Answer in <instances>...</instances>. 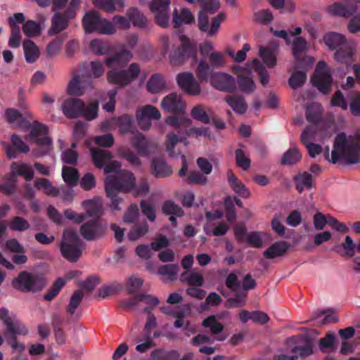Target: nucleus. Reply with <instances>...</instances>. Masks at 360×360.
<instances>
[{"label": "nucleus", "mask_w": 360, "mask_h": 360, "mask_svg": "<svg viewBox=\"0 0 360 360\" xmlns=\"http://www.w3.org/2000/svg\"><path fill=\"white\" fill-rule=\"evenodd\" d=\"M105 191L110 200V207L112 210H120L119 205L123 199L118 196L119 193H129L136 189L137 195H146L150 191V184L146 179H141L138 186L134 174L124 170L117 176H108L105 179Z\"/></svg>", "instance_id": "f257e3e1"}, {"label": "nucleus", "mask_w": 360, "mask_h": 360, "mask_svg": "<svg viewBox=\"0 0 360 360\" xmlns=\"http://www.w3.org/2000/svg\"><path fill=\"white\" fill-rule=\"evenodd\" d=\"M325 159L336 164L341 158L347 165H355L360 162V142L354 139H348L343 132L335 139L331 158H329V148L324 153Z\"/></svg>", "instance_id": "f03ea898"}, {"label": "nucleus", "mask_w": 360, "mask_h": 360, "mask_svg": "<svg viewBox=\"0 0 360 360\" xmlns=\"http://www.w3.org/2000/svg\"><path fill=\"white\" fill-rule=\"evenodd\" d=\"M166 123L174 127L177 133H169L167 135L166 149L170 157L177 158L180 153H176L174 148L179 142H188L187 138L184 135V133L185 128L188 127L191 124L192 121L188 118L179 119L176 117H168L166 119Z\"/></svg>", "instance_id": "7ed1b4c3"}, {"label": "nucleus", "mask_w": 360, "mask_h": 360, "mask_svg": "<svg viewBox=\"0 0 360 360\" xmlns=\"http://www.w3.org/2000/svg\"><path fill=\"white\" fill-rule=\"evenodd\" d=\"M84 243L74 230H65L60 245L62 256L70 262H77L82 255Z\"/></svg>", "instance_id": "20e7f679"}, {"label": "nucleus", "mask_w": 360, "mask_h": 360, "mask_svg": "<svg viewBox=\"0 0 360 360\" xmlns=\"http://www.w3.org/2000/svg\"><path fill=\"white\" fill-rule=\"evenodd\" d=\"M17 124L22 128L27 129L31 127L30 136L32 139L40 147H44V148L41 149L39 148L34 150L35 155H44L50 150L52 141L46 136L48 128L46 125L38 121H34L31 125L30 122L23 117L22 120L17 122Z\"/></svg>", "instance_id": "39448f33"}, {"label": "nucleus", "mask_w": 360, "mask_h": 360, "mask_svg": "<svg viewBox=\"0 0 360 360\" xmlns=\"http://www.w3.org/2000/svg\"><path fill=\"white\" fill-rule=\"evenodd\" d=\"M82 25L86 33L112 34L116 31L113 23L102 18L96 11L87 12L83 17Z\"/></svg>", "instance_id": "423d86ee"}, {"label": "nucleus", "mask_w": 360, "mask_h": 360, "mask_svg": "<svg viewBox=\"0 0 360 360\" xmlns=\"http://www.w3.org/2000/svg\"><path fill=\"white\" fill-rule=\"evenodd\" d=\"M141 67L137 63L129 65L128 70L112 69L108 72V82L119 87L123 88L134 81L140 75Z\"/></svg>", "instance_id": "0eeeda50"}, {"label": "nucleus", "mask_w": 360, "mask_h": 360, "mask_svg": "<svg viewBox=\"0 0 360 360\" xmlns=\"http://www.w3.org/2000/svg\"><path fill=\"white\" fill-rule=\"evenodd\" d=\"M12 284L15 289L22 292H38L45 286L46 281L41 276L21 271Z\"/></svg>", "instance_id": "6e6552de"}, {"label": "nucleus", "mask_w": 360, "mask_h": 360, "mask_svg": "<svg viewBox=\"0 0 360 360\" xmlns=\"http://www.w3.org/2000/svg\"><path fill=\"white\" fill-rule=\"evenodd\" d=\"M179 39L181 46L169 54V62L172 65H181L186 60L196 55V45L193 41L185 35H181Z\"/></svg>", "instance_id": "1a4fd4ad"}, {"label": "nucleus", "mask_w": 360, "mask_h": 360, "mask_svg": "<svg viewBox=\"0 0 360 360\" xmlns=\"http://www.w3.org/2000/svg\"><path fill=\"white\" fill-rule=\"evenodd\" d=\"M311 82L323 94H328L330 92L332 76L325 61L321 60L317 63Z\"/></svg>", "instance_id": "9d476101"}, {"label": "nucleus", "mask_w": 360, "mask_h": 360, "mask_svg": "<svg viewBox=\"0 0 360 360\" xmlns=\"http://www.w3.org/2000/svg\"><path fill=\"white\" fill-rule=\"evenodd\" d=\"M292 54L296 60V69H307L310 68L314 62L312 58H302L300 56L307 51V42L302 37H296L292 43Z\"/></svg>", "instance_id": "9b49d317"}, {"label": "nucleus", "mask_w": 360, "mask_h": 360, "mask_svg": "<svg viewBox=\"0 0 360 360\" xmlns=\"http://www.w3.org/2000/svg\"><path fill=\"white\" fill-rule=\"evenodd\" d=\"M170 0H153L150 5L154 14L155 22L162 27H166L169 23V8Z\"/></svg>", "instance_id": "f8f14e48"}, {"label": "nucleus", "mask_w": 360, "mask_h": 360, "mask_svg": "<svg viewBox=\"0 0 360 360\" xmlns=\"http://www.w3.org/2000/svg\"><path fill=\"white\" fill-rule=\"evenodd\" d=\"M210 82L214 89L224 92H233L236 89L235 78L222 72H215Z\"/></svg>", "instance_id": "ddd939ff"}, {"label": "nucleus", "mask_w": 360, "mask_h": 360, "mask_svg": "<svg viewBox=\"0 0 360 360\" xmlns=\"http://www.w3.org/2000/svg\"><path fill=\"white\" fill-rule=\"evenodd\" d=\"M176 82L179 86L189 95L198 96L201 92L200 86L191 72L179 73L176 76Z\"/></svg>", "instance_id": "4468645a"}, {"label": "nucleus", "mask_w": 360, "mask_h": 360, "mask_svg": "<svg viewBox=\"0 0 360 360\" xmlns=\"http://www.w3.org/2000/svg\"><path fill=\"white\" fill-rule=\"evenodd\" d=\"M80 233L86 240L101 238L105 233V227L98 220H90L80 227Z\"/></svg>", "instance_id": "2eb2a0df"}, {"label": "nucleus", "mask_w": 360, "mask_h": 360, "mask_svg": "<svg viewBox=\"0 0 360 360\" xmlns=\"http://www.w3.org/2000/svg\"><path fill=\"white\" fill-rule=\"evenodd\" d=\"M161 107L165 111L181 114L184 112L185 104L179 95L172 93L163 98Z\"/></svg>", "instance_id": "dca6fc26"}, {"label": "nucleus", "mask_w": 360, "mask_h": 360, "mask_svg": "<svg viewBox=\"0 0 360 360\" xmlns=\"http://www.w3.org/2000/svg\"><path fill=\"white\" fill-rule=\"evenodd\" d=\"M235 72L238 74V84L240 89L244 93H251L255 89L254 81L248 75L252 72V68L250 66L241 68L237 66L234 68Z\"/></svg>", "instance_id": "f3484780"}, {"label": "nucleus", "mask_w": 360, "mask_h": 360, "mask_svg": "<svg viewBox=\"0 0 360 360\" xmlns=\"http://www.w3.org/2000/svg\"><path fill=\"white\" fill-rule=\"evenodd\" d=\"M84 101L77 98H68L61 105V110L66 117L70 119L81 117Z\"/></svg>", "instance_id": "a211bd4d"}, {"label": "nucleus", "mask_w": 360, "mask_h": 360, "mask_svg": "<svg viewBox=\"0 0 360 360\" xmlns=\"http://www.w3.org/2000/svg\"><path fill=\"white\" fill-rule=\"evenodd\" d=\"M278 53V44L272 41L267 46L259 47V55L264 63L269 68H274L277 64L276 56Z\"/></svg>", "instance_id": "6ab92c4d"}, {"label": "nucleus", "mask_w": 360, "mask_h": 360, "mask_svg": "<svg viewBox=\"0 0 360 360\" xmlns=\"http://www.w3.org/2000/svg\"><path fill=\"white\" fill-rule=\"evenodd\" d=\"M356 44L352 41L343 44L334 53L335 60L342 64L349 65L353 62Z\"/></svg>", "instance_id": "aec40b11"}, {"label": "nucleus", "mask_w": 360, "mask_h": 360, "mask_svg": "<svg viewBox=\"0 0 360 360\" xmlns=\"http://www.w3.org/2000/svg\"><path fill=\"white\" fill-rule=\"evenodd\" d=\"M12 145L7 144L5 146V151L9 159L15 158L18 153H26L30 150L29 146L16 135L13 134L11 138Z\"/></svg>", "instance_id": "412c9836"}, {"label": "nucleus", "mask_w": 360, "mask_h": 360, "mask_svg": "<svg viewBox=\"0 0 360 360\" xmlns=\"http://www.w3.org/2000/svg\"><path fill=\"white\" fill-rule=\"evenodd\" d=\"M131 144L139 155L148 156L150 155L154 144L146 139L141 133H136L131 139Z\"/></svg>", "instance_id": "4be33fe9"}, {"label": "nucleus", "mask_w": 360, "mask_h": 360, "mask_svg": "<svg viewBox=\"0 0 360 360\" xmlns=\"http://www.w3.org/2000/svg\"><path fill=\"white\" fill-rule=\"evenodd\" d=\"M151 173L156 178H165L172 174V169L164 158L155 157L151 162Z\"/></svg>", "instance_id": "5701e85b"}, {"label": "nucleus", "mask_w": 360, "mask_h": 360, "mask_svg": "<svg viewBox=\"0 0 360 360\" xmlns=\"http://www.w3.org/2000/svg\"><path fill=\"white\" fill-rule=\"evenodd\" d=\"M290 245L286 241H278L271 245L263 253L266 259H272L281 257L288 251Z\"/></svg>", "instance_id": "b1692460"}, {"label": "nucleus", "mask_w": 360, "mask_h": 360, "mask_svg": "<svg viewBox=\"0 0 360 360\" xmlns=\"http://www.w3.org/2000/svg\"><path fill=\"white\" fill-rule=\"evenodd\" d=\"M132 56V53L130 51L122 49L112 56L105 58V63L109 67L115 64L124 66L131 60Z\"/></svg>", "instance_id": "393cba45"}, {"label": "nucleus", "mask_w": 360, "mask_h": 360, "mask_svg": "<svg viewBox=\"0 0 360 360\" xmlns=\"http://www.w3.org/2000/svg\"><path fill=\"white\" fill-rule=\"evenodd\" d=\"M214 68L207 62V58H201L196 68L195 74L201 82L210 81L212 75L215 72Z\"/></svg>", "instance_id": "a878e982"}, {"label": "nucleus", "mask_w": 360, "mask_h": 360, "mask_svg": "<svg viewBox=\"0 0 360 360\" xmlns=\"http://www.w3.org/2000/svg\"><path fill=\"white\" fill-rule=\"evenodd\" d=\"M91 154L94 165L98 169L104 168L112 158L110 152L101 148L91 150Z\"/></svg>", "instance_id": "bb28decb"}, {"label": "nucleus", "mask_w": 360, "mask_h": 360, "mask_svg": "<svg viewBox=\"0 0 360 360\" xmlns=\"http://www.w3.org/2000/svg\"><path fill=\"white\" fill-rule=\"evenodd\" d=\"M115 122L119 127L120 134L134 133V117L132 115L128 114L122 115L115 117Z\"/></svg>", "instance_id": "cd10ccee"}, {"label": "nucleus", "mask_w": 360, "mask_h": 360, "mask_svg": "<svg viewBox=\"0 0 360 360\" xmlns=\"http://www.w3.org/2000/svg\"><path fill=\"white\" fill-rule=\"evenodd\" d=\"M195 22L194 15L188 8H182L180 13L175 9L173 13V22L174 27H179L182 24H192Z\"/></svg>", "instance_id": "c85d7f7f"}, {"label": "nucleus", "mask_w": 360, "mask_h": 360, "mask_svg": "<svg viewBox=\"0 0 360 360\" xmlns=\"http://www.w3.org/2000/svg\"><path fill=\"white\" fill-rule=\"evenodd\" d=\"M227 176L229 184L236 193H237L238 195H240L243 198L249 197L250 192L248 189L236 177V176L233 173L232 170H229Z\"/></svg>", "instance_id": "c756f323"}, {"label": "nucleus", "mask_w": 360, "mask_h": 360, "mask_svg": "<svg viewBox=\"0 0 360 360\" xmlns=\"http://www.w3.org/2000/svg\"><path fill=\"white\" fill-rule=\"evenodd\" d=\"M212 112L209 108L202 105L194 106L191 110V116L195 120L203 124H208L211 120Z\"/></svg>", "instance_id": "7c9ffc66"}, {"label": "nucleus", "mask_w": 360, "mask_h": 360, "mask_svg": "<svg viewBox=\"0 0 360 360\" xmlns=\"http://www.w3.org/2000/svg\"><path fill=\"white\" fill-rule=\"evenodd\" d=\"M25 60L28 63H34L39 58L40 51L35 43L30 39L25 40L22 44Z\"/></svg>", "instance_id": "2f4dec72"}, {"label": "nucleus", "mask_w": 360, "mask_h": 360, "mask_svg": "<svg viewBox=\"0 0 360 360\" xmlns=\"http://www.w3.org/2000/svg\"><path fill=\"white\" fill-rule=\"evenodd\" d=\"M11 170L16 176H24L26 181H31L34 177V171L27 163L13 162L11 165Z\"/></svg>", "instance_id": "473e14b6"}, {"label": "nucleus", "mask_w": 360, "mask_h": 360, "mask_svg": "<svg viewBox=\"0 0 360 360\" xmlns=\"http://www.w3.org/2000/svg\"><path fill=\"white\" fill-rule=\"evenodd\" d=\"M68 25L69 22L63 17L61 13H57L54 14L52 18L51 27L48 31V34L54 36L65 30Z\"/></svg>", "instance_id": "72a5a7b5"}, {"label": "nucleus", "mask_w": 360, "mask_h": 360, "mask_svg": "<svg viewBox=\"0 0 360 360\" xmlns=\"http://www.w3.org/2000/svg\"><path fill=\"white\" fill-rule=\"evenodd\" d=\"M225 101L228 105L238 114H244L248 108L243 96L238 95L227 96Z\"/></svg>", "instance_id": "f704fd0d"}, {"label": "nucleus", "mask_w": 360, "mask_h": 360, "mask_svg": "<svg viewBox=\"0 0 360 360\" xmlns=\"http://www.w3.org/2000/svg\"><path fill=\"white\" fill-rule=\"evenodd\" d=\"M28 329L25 325L17 319H15L7 327L4 336L26 335Z\"/></svg>", "instance_id": "c9c22d12"}, {"label": "nucleus", "mask_w": 360, "mask_h": 360, "mask_svg": "<svg viewBox=\"0 0 360 360\" xmlns=\"http://www.w3.org/2000/svg\"><path fill=\"white\" fill-rule=\"evenodd\" d=\"M307 120L312 124L319 123L322 118L321 105L316 103H312L307 106L306 108Z\"/></svg>", "instance_id": "e433bc0d"}, {"label": "nucleus", "mask_w": 360, "mask_h": 360, "mask_svg": "<svg viewBox=\"0 0 360 360\" xmlns=\"http://www.w3.org/2000/svg\"><path fill=\"white\" fill-rule=\"evenodd\" d=\"M325 44L330 49H338L343 44L347 43L344 35L337 32H329L324 36Z\"/></svg>", "instance_id": "4c0bfd02"}, {"label": "nucleus", "mask_w": 360, "mask_h": 360, "mask_svg": "<svg viewBox=\"0 0 360 360\" xmlns=\"http://www.w3.org/2000/svg\"><path fill=\"white\" fill-rule=\"evenodd\" d=\"M127 15L129 21L136 27H146L147 26V19L144 15L137 8L131 7L127 11Z\"/></svg>", "instance_id": "58836bf2"}, {"label": "nucleus", "mask_w": 360, "mask_h": 360, "mask_svg": "<svg viewBox=\"0 0 360 360\" xmlns=\"http://www.w3.org/2000/svg\"><path fill=\"white\" fill-rule=\"evenodd\" d=\"M294 180L299 181L295 187L300 193H302L304 188L311 189L314 186L312 176L307 172L298 174L294 177Z\"/></svg>", "instance_id": "ea45409f"}, {"label": "nucleus", "mask_w": 360, "mask_h": 360, "mask_svg": "<svg viewBox=\"0 0 360 360\" xmlns=\"http://www.w3.org/2000/svg\"><path fill=\"white\" fill-rule=\"evenodd\" d=\"M165 86L164 77L160 74L153 75L146 84L147 90L152 94L160 92Z\"/></svg>", "instance_id": "a19ab883"}, {"label": "nucleus", "mask_w": 360, "mask_h": 360, "mask_svg": "<svg viewBox=\"0 0 360 360\" xmlns=\"http://www.w3.org/2000/svg\"><path fill=\"white\" fill-rule=\"evenodd\" d=\"M180 280L181 282L187 283L188 285L193 286H202L205 282L202 274L195 271L182 273L180 276Z\"/></svg>", "instance_id": "79ce46f5"}, {"label": "nucleus", "mask_w": 360, "mask_h": 360, "mask_svg": "<svg viewBox=\"0 0 360 360\" xmlns=\"http://www.w3.org/2000/svg\"><path fill=\"white\" fill-rule=\"evenodd\" d=\"M67 38L65 34H62L57 36L53 41H51L46 47V53L49 57H54L58 55L62 48L63 41Z\"/></svg>", "instance_id": "37998d69"}, {"label": "nucleus", "mask_w": 360, "mask_h": 360, "mask_svg": "<svg viewBox=\"0 0 360 360\" xmlns=\"http://www.w3.org/2000/svg\"><path fill=\"white\" fill-rule=\"evenodd\" d=\"M62 176L68 186L74 187L77 185L79 176L75 168L64 166L62 169Z\"/></svg>", "instance_id": "c03bdc74"}, {"label": "nucleus", "mask_w": 360, "mask_h": 360, "mask_svg": "<svg viewBox=\"0 0 360 360\" xmlns=\"http://www.w3.org/2000/svg\"><path fill=\"white\" fill-rule=\"evenodd\" d=\"M150 356L155 360H178L180 354L174 349L165 351L163 349H156L150 353Z\"/></svg>", "instance_id": "a18cd8bd"}, {"label": "nucleus", "mask_w": 360, "mask_h": 360, "mask_svg": "<svg viewBox=\"0 0 360 360\" xmlns=\"http://www.w3.org/2000/svg\"><path fill=\"white\" fill-rule=\"evenodd\" d=\"M148 231V224L143 221L139 224L134 226L127 234L130 241H135L144 236Z\"/></svg>", "instance_id": "49530a36"}, {"label": "nucleus", "mask_w": 360, "mask_h": 360, "mask_svg": "<svg viewBox=\"0 0 360 360\" xmlns=\"http://www.w3.org/2000/svg\"><path fill=\"white\" fill-rule=\"evenodd\" d=\"M342 247L345 250V256L347 257H354L355 256L356 251L360 252V238L356 244L349 236H347L345 237V242L342 244Z\"/></svg>", "instance_id": "de8ad7c7"}, {"label": "nucleus", "mask_w": 360, "mask_h": 360, "mask_svg": "<svg viewBox=\"0 0 360 360\" xmlns=\"http://www.w3.org/2000/svg\"><path fill=\"white\" fill-rule=\"evenodd\" d=\"M22 32L27 37L32 38L41 34V27L39 22L29 20L23 23Z\"/></svg>", "instance_id": "09e8293b"}, {"label": "nucleus", "mask_w": 360, "mask_h": 360, "mask_svg": "<svg viewBox=\"0 0 360 360\" xmlns=\"http://www.w3.org/2000/svg\"><path fill=\"white\" fill-rule=\"evenodd\" d=\"M302 158V155L296 148H290L283 155L281 164L283 165H292L298 162Z\"/></svg>", "instance_id": "8fccbe9b"}, {"label": "nucleus", "mask_w": 360, "mask_h": 360, "mask_svg": "<svg viewBox=\"0 0 360 360\" xmlns=\"http://www.w3.org/2000/svg\"><path fill=\"white\" fill-rule=\"evenodd\" d=\"M303 69L304 70H297L295 71L292 73L291 76L289 78V85L293 89H296L300 86H302L306 82L307 75L305 71L308 69Z\"/></svg>", "instance_id": "3c124183"}, {"label": "nucleus", "mask_w": 360, "mask_h": 360, "mask_svg": "<svg viewBox=\"0 0 360 360\" xmlns=\"http://www.w3.org/2000/svg\"><path fill=\"white\" fill-rule=\"evenodd\" d=\"M251 68H253L259 75V82L265 86L269 81V75L264 65L257 58L252 60Z\"/></svg>", "instance_id": "603ef678"}, {"label": "nucleus", "mask_w": 360, "mask_h": 360, "mask_svg": "<svg viewBox=\"0 0 360 360\" xmlns=\"http://www.w3.org/2000/svg\"><path fill=\"white\" fill-rule=\"evenodd\" d=\"M162 211L166 215H176L178 217L184 215L182 208L172 200H167L163 203Z\"/></svg>", "instance_id": "864d4df0"}, {"label": "nucleus", "mask_w": 360, "mask_h": 360, "mask_svg": "<svg viewBox=\"0 0 360 360\" xmlns=\"http://www.w3.org/2000/svg\"><path fill=\"white\" fill-rule=\"evenodd\" d=\"M207 62L215 69L224 68L226 64L225 56L221 52L212 51L207 57Z\"/></svg>", "instance_id": "5fc2aeb1"}, {"label": "nucleus", "mask_w": 360, "mask_h": 360, "mask_svg": "<svg viewBox=\"0 0 360 360\" xmlns=\"http://www.w3.org/2000/svg\"><path fill=\"white\" fill-rule=\"evenodd\" d=\"M98 110V103L97 101H94L90 103L88 105H85L84 103V107L82 109V113L81 117L86 118L88 120H92L97 117Z\"/></svg>", "instance_id": "6e6d98bb"}, {"label": "nucleus", "mask_w": 360, "mask_h": 360, "mask_svg": "<svg viewBox=\"0 0 360 360\" xmlns=\"http://www.w3.org/2000/svg\"><path fill=\"white\" fill-rule=\"evenodd\" d=\"M179 270V267L176 264H169L160 266L158 272L160 275L167 276L169 280L174 281Z\"/></svg>", "instance_id": "4d7b16f0"}, {"label": "nucleus", "mask_w": 360, "mask_h": 360, "mask_svg": "<svg viewBox=\"0 0 360 360\" xmlns=\"http://www.w3.org/2000/svg\"><path fill=\"white\" fill-rule=\"evenodd\" d=\"M67 93L72 96H82L84 94V89L81 86L79 76H75L69 82L67 87Z\"/></svg>", "instance_id": "13d9d810"}, {"label": "nucleus", "mask_w": 360, "mask_h": 360, "mask_svg": "<svg viewBox=\"0 0 360 360\" xmlns=\"http://www.w3.org/2000/svg\"><path fill=\"white\" fill-rule=\"evenodd\" d=\"M186 181L188 184L205 185L207 182V178L205 174L199 171H191Z\"/></svg>", "instance_id": "bf43d9fd"}, {"label": "nucleus", "mask_w": 360, "mask_h": 360, "mask_svg": "<svg viewBox=\"0 0 360 360\" xmlns=\"http://www.w3.org/2000/svg\"><path fill=\"white\" fill-rule=\"evenodd\" d=\"M83 297L84 293L81 290H77L73 292L70 297V303L67 307V311L70 314H75V310L80 304Z\"/></svg>", "instance_id": "052dcab7"}, {"label": "nucleus", "mask_w": 360, "mask_h": 360, "mask_svg": "<svg viewBox=\"0 0 360 360\" xmlns=\"http://www.w3.org/2000/svg\"><path fill=\"white\" fill-rule=\"evenodd\" d=\"M210 130L208 127H186L185 128V131L184 135L186 137H198V136H210Z\"/></svg>", "instance_id": "680f3d73"}, {"label": "nucleus", "mask_w": 360, "mask_h": 360, "mask_svg": "<svg viewBox=\"0 0 360 360\" xmlns=\"http://www.w3.org/2000/svg\"><path fill=\"white\" fill-rule=\"evenodd\" d=\"M65 284V281L63 278H58L48 290L47 293L44 295V298L47 301H51Z\"/></svg>", "instance_id": "e2e57ef3"}, {"label": "nucleus", "mask_w": 360, "mask_h": 360, "mask_svg": "<svg viewBox=\"0 0 360 360\" xmlns=\"http://www.w3.org/2000/svg\"><path fill=\"white\" fill-rule=\"evenodd\" d=\"M118 154L122 158L126 159L132 165L138 166L141 164L140 159L129 148L122 147L118 149Z\"/></svg>", "instance_id": "0e129e2a"}, {"label": "nucleus", "mask_w": 360, "mask_h": 360, "mask_svg": "<svg viewBox=\"0 0 360 360\" xmlns=\"http://www.w3.org/2000/svg\"><path fill=\"white\" fill-rule=\"evenodd\" d=\"M9 227L13 231H24L29 229L30 225L25 219L21 217H15L10 221Z\"/></svg>", "instance_id": "69168bd1"}, {"label": "nucleus", "mask_w": 360, "mask_h": 360, "mask_svg": "<svg viewBox=\"0 0 360 360\" xmlns=\"http://www.w3.org/2000/svg\"><path fill=\"white\" fill-rule=\"evenodd\" d=\"M89 49L96 55H105L109 51L108 44L97 39L91 41Z\"/></svg>", "instance_id": "338daca9"}, {"label": "nucleus", "mask_w": 360, "mask_h": 360, "mask_svg": "<svg viewBox=\"0 0 360 360\" xmlns=\"http://www.w3.org/2000/svg\"><path fill=\"white\" fill-rule=\"evenodd\" d=\"M202 326L205 328H210L213 334H219L223 330V325L218 322L214 316L206 318L202 321Z\"/></svg>", "instance_id": "774afa93"}]
</instances>
